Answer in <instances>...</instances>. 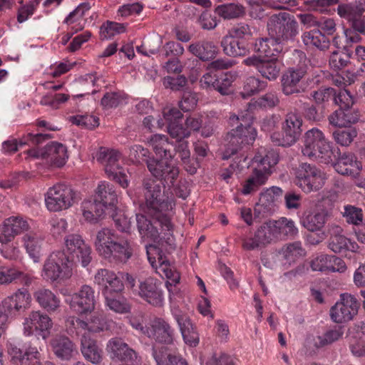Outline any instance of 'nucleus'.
Segmentation results:
<instances>
[{
    "instance_id": "1",
    "label": "nucleus",
    "mask_w": 365,
    "mask_h": 365,
    "mask_svg": "<svg viewBox=\"0 0 365 365\" xmlns=\"http://www.w3.org/2000/svg\"><path fill=\"white\" fill-rule=\"evenodd\" d=\"M108 212L116 228L124 233L118 235L113 230L105 227L96 234L95 246L98 253L113 263H125L133 255L132 242L128 232L130 229V220L120 213Z\"/></svg>"
},
{
    "instance_id": "2",
    "label": "nucleus",
    "mask_w": 365,
    "mask_h": 365,
    "mask_svg": "<svg viewBox=\"0 0 365 365\" xmlns=\"http://www.w3.org/2000/svg\"><path fill=\"white\" fill-rule=\"evenodd\" d=\"M142 191L145 198V212L158 222L163 230L170 232L172 224L165 212L174 206L173 199L165 195V188L153 178H145L143 181Z\"/></svg>"
},
{
    "instance_id": "3",
    "label": "nucleus",
    "mask_w": 365,
    "mask_h": 365,
    "mask_svg": "<svg viewBox=\"0 0 365 365\" xmlns=\"http://www.w3.org/2000/svg\"><path fill=\"white\" fill-rule=\"evenodd\" d=\"M230 120L239 124L226 135L227 144L222 157L224 160L236 154L244 146L252 144L257 136L256 129L249 122L242 123L244 117L240 119L238 116L233 115L230 118Z\"/></svg>"
},
{
    "instance_id": "4",
    "label": "nucleus",
    "mask_w": 365,
    "mask_h": 365,
    "mask_svg": "<svg viewBox=\"0 0 365 365\" xmlns=\"http://www.w3.org/2000/svg\"><path fill=\"white\" fill-rule=\"evenodd\" d=\"M268 35L278 44L294 41L299 34V24L294 16L287 12L272 14L267 21Z\"/></svg>"
},
{
    "instance_id": "5",
    "label": "nucleus",
    "mask_w": 365,
    "mask_h": 365,
    "mask_svg": "<svg viewBox=\"0 0 365 365\" xmlns=\"http://www.w3.org/2000/svg\"><path fill=\"white\" fill-rule=\"evenodd\" d=\"M123 279L125 280L128 287L133 294L138 295L148 303L153 306H161L163 302V294L160 289V283L156 279L148 277L138 280L135 284V279L128 273H121Z\"/></svg>"
},
{
    "instance_id": "6",
    "label": "nucleus",
    "mask_w": 365,
    "mask_h": 365,
    "mask_svg": "<svg viewBox=\"0 0 365 365\" xmlns=\"http://www.w3.org/2000/svg\"><path fill=\"white\" fill-rule=\"evenodd\" d=\"M303 143L302 152L304 155L321 158L324 163L327 159H330L331 155L337 153L336 150H332L334 146L327 140L323 132L317 128L304 133Z\"/></svg>"
},
{
    "instance_id": "7",
    "label": "nucleus",
    "mask_w": 365,
    "mask_h": 365,
    "mask_svg": "<svg viewBox=\"0 0 365 365\" xmlns=\"http://www.w3.org/2000/svg\"><path fill=\"white\" fill-rule=\"evenodd\" d=\"M295 184L304 192H317L322 189L326 181L325 174L316 166L302 163L295 169Z\"/></svg>"
},
{
    "instance_id": "8",
    "label": "nucleus",
    "mask_w": 365,
    "mask_h": 365,
    "mask_svg": "<svg viewBox=\"0 0 365 365\" xmlns=\"http://www.w3.org/2000/svg\"><path fill=\"white\" fill-rule=\"evenodd\" d=\"M76 200V192L71 187L63 184H58L50 187L45 195L46 206L52 212L66 210Z\"/></svg>"
},
{
    "instance_id": "9",
    "label": "nucleus",
    "mask_w": 365,
    "mask_h": 365,
    "mask_svg": "<svg viewBox=\"0 0 365 365\" xmlns=\"http://www.w3.org/2000/svg\"><path fill=\"white\" fill-rule=\"evenodd\" d=\"M175 148L173 149V144L168 141L167 136L164 135H154L150 140V143L156 154L160 158L172 160L175 153H178L182 160H187L190 158V152L188 149V143L182 140L176 142Z\"/></svg>"
},
{
    "instance_id": "10",
    "label": "nucleus",
    "mask_w": 365,
    "mask_h": 365,
    "mask_svg": "<svg viewBox=\"0 0 365 365\" xmlns=\"http://www.w3.org/2000/svg\"><path fill=\"white\" fill-rule=\"evenodd\" d=\"M66 259L64 251L52 252L45 261L42 272L43 278L55 282L58 279L71 276L72 269L67 264Z\"/></svg>"
},
{
    "instance_id": "11",
    "label": "nucleus",
    "mask_w": 365,
    "mask_h": 365,
    "mask_svg": "<svg viewBox=\"0 0 365 365\" xmlns=\"http://www.w3.org/2000/svg\"><path fill=\"white\" fill-rule=\"evenodd\" d=\"M359 303L350 294H341V299L330 309L331 319L336 323H344L351 320L358 313Z\"/></svg>"
},
{
    "instance_id": "12",
    "label": "nucleus",
    "mask_w": 365,
    "mask_h": 365,
    "mask_svg": "<svg viewBox=\"0 0 365 365\" xmlns=\"http://www.w3.org/2000/svg\"><path fill=\"white\" fill-rule=\"evenodd\" d=\"M243 63L247 66L254 67L263 78L269 81L278 78L282 68L281 63L274 56L267 58L252 55L244 59Z\"/></svg>"
},
{
    "instance_id": "13",
    "label": "nucleus",
    "mask_w": 365,
    "mask_h": 365,
    "mask_svg": "<svg viewBox=\"0 0 365 365\" xmlns=\"http://www.w3.org/2000/svg\"><path fill=\"white\" fill-rule=\"evenodd\" d=\"M168 160L161 158L150 160L148 163V170L157 179H159L164 187H174L175 182L179 175V170L174 165L170 163Z\"/></svg>"
},
{
    "instance_id": "14",
    "label": "nucleus",
    "mask_w": 365,
    "mask_h": 365,
    "mask_svg": "<svg viewBox=\"0 0 365 365\" xmlns=\"http://www.w3.org/2000/svg\"><path fill=\"white\" fill-rule=\"evenodd\" d=\"M41 348L29 346L25 350L17 346H11L9 349L10 361L12 365H54L51 361L41 362Z\"/></svg>"
},
{
    "instance_id": "15",
    "label": "nucleus",
    "mask_w": 365,
    "mask_h": 365,
    "mask_svg": "<svg viewBox=\"0 0 365 365\" xmlns=\"http://www.w3.org/2000/svg\"><path fill=\"white\" fill-rule=\"evenodd\" d=\"M307 74V68H289L282 76V91L285 96H291L305 92L306 88L299 86V82Z\"/></svg>"
},
{
    "instance_id": "16",
    "label": "nucleus",
    "mask_w": 365,
    "mask_h": 365,
    "mask_svg": "<svg viewBox=\"0 0 365 365\" xmlns=\"http://www.w3.org/2000/svg\"><path fill=\"white\" fill-rule=\"evenodd\" d=\"M31 297L26 292H19L5 298L0 304V312L7 319L19 314L26 309L30 304Z\"/></svg>"
},
{
    "instance_id": "17",
    "label": "nucleus",
    "mask_w": 365,
    "mask_h": 365,
    "mask_svg": "<svg viewBox=\"0 0 365 365\" xmlns=\"http://www.w3.org/2000/svg\"><path fill=\"white\" fill-rule=\"evenodd\" d=\"M96 299L93 288L88 285H83L81 289L71 297V307L78 314H86L93 311Z\"/></svg>"
},
{
    "instance_id": "18",
    "label": "nucleus",
    "mask_w": 365,
    "mask_h": 365,
    "mask_svg": "<svg viewBox=\"0 0 365 365\" xmlns=\"http://www.w3.org/2000/svg\"><path fill=\"white\" fill-rule=\"evenodd\" d=\"M332 150H336L337 153L331 155L330 159H327L325 163H333L337 173L349 175H354L359 170V163L352 153L341 154L338 147H334Z\"/></svg>"
},
{
    "instance_id": "19",
    "label": "nucleus",
    "mask_w": 365,
    "mask_h": 365,
    "mask_svg": "<svg viewBox=\"0 0 365 365\" xmlns=\"http://www.w3.org/2000/svg\"><path fill=\"white\" fill-rule=\"evenodd\" d=\"M143 334L156 342L168 345L173 343L175 336L170 325L161 318L153 320L150 326L143 331Z\"/></svg>"
},
{
    "instance_id": "20",
    "label": "nucleus",
    "mask_w": 365,
    "mask_h": 365,
    "mask_svg": "<svg viewBox=\"0 0 365 365\" xmlns=\"http://www.w3.org/2000/svg\"><path fill=\"white\" fill-rule=\"evenodd\" d=\"M110 358L116 361H132L137 358L136 352L121 339H110L106 346Z\"/></svg>"
},
{
    "instance_id": "21",
    "label": "nucleus",
    "mask_w": 365,
    "mask_h": 365,
    "mask_svg": "<svg viewBox=\"0 0 365 365\" xmlns=\"http://www.w3.org/2000/svg\"><path fill=\"white\" fill-rule=\"evenodd\" d=\"M303 120L299 113L290 111L284 117L282 124V130L287 138L294 145L299 138L302 133Z\"/></svg>"
},
{
    "instance_id": "22",
    "label": "nucleus",
    "mask_w": 365,
    "mask_h": 365,
    "mask_svg": "<svg viewBox=\"0 0 365 365\" xmlns=\"http://www.w3.org/2000/svg\"><path fill=\"white\" fill-rule=\"evenodd\" d=\"M68 158L67 148L62 143L51 142L42 148L41 158L57 167L65 165Z\"/></svg>"
},
{
    "instance_id": "23",
    "label": "nucleus",
    "mask_w": 365,
    "mask_h": 365,
    "mask_svg": "<svg viewBox=\"0 0 365 365\" xmlns=\"http://www.w3.org/2000/svg\"><path fill=\"white\" fill-rule=\"evenodd\" d=\"M188 51L200 61L206 62L213 60L219 53L217 46L212 41L201 40L189 45Z\"/></svg>"
},
{
    "instance_id": "24",
    "label": "nucleus",
    "mask_w": 365,
    "mask_h": 365,
    "mask_svg": "<svg viewBox=\"0 0 365 365\" xmlns=\"http://www.w3.org/2000/svg\"><path fill=\"white\" fill-rule=\"evenodd\" d=\"M52 322L50 317L40 312H32L25 319L24 323V331L26 336L33 334L34 330L46 331L52 327Z\"/></svg>"
},
{
    "instance_id": "25",
    "label": "nucleus",
    "mask_w": 365,
    "mask_h": 365,
    "mask_svg": "<svg viewBox=\"0 0 365 365\" xmlns=\"http://www.w3.org/2000/svg\"><path fill=\"white\" fill-rule=\"evenodd\" d=\"M175 319L179 326L185 344L196 346L199 343V334L196 331L189 317L181 312L175 313Z\"/></svg>"
},
{
    "instance_id": "26",
    "label": "nucleus",
    "mask_w": 365,
    "mask_h": 365,
    "mask_svg": "<svg viewBox=\"0 0 365 365\" xmlns=\"http://www.w3.org/2000/svg\"><path fill=\"white\" fill-rule=\"evenodd\" d=\"M152 354L157 365H188L180 354L168 352L166 346L153 345Z\"/></svg>"
},
{
    "instance_id": "27",
    "label": "nucleus",
    "mask_w": 365,
    "mask_h": 365,
    "mask_svg": "<svg viewBox=\"0 0 365 365\" xmlns=\"http://www.w3.org/2000/svg\"><path fill=\"white\" fill-rule=\"evenodd\" d=\"M96 200L105 205L108 212L115 211V205L118 202L117 195L113 185L102 182L98 185L95 195Z\"/></svg>"
},
{
    "instance_id": "28",
    "label": "nucleus",
    "mask_w": 365,
    "mask_h": 365,
    "mask_svg": "<svg viewBox=\"0 0 365 365\" xmlns=\"http://www.w3.org/2000/svg\"><path fill=\"white\" fill-rule=\"evenodd\" d=\"M220 45L223 52L228 56H244L249 53L245 41L227 35L222 38Z\"/></svg>"
},
{
    "instance_id": "29",
    "label": "nucleus",
    "mask_w": 365,
    "mask_h": 365,
    "mask_svg": "<svg viewBox=\"0 0 365 365\" xmlns=\"http://www.w3.org/2000/svg\"><path fill=\"white\" fill-rule=\"evenodd\" d=\"M329 216V212L324 207H317L316 210L302 220L303 226L309 231H320Z\"/></svg>"
},
{
    "instance_id": "30",
    "label": "nucleus",
    "mask_w": 365,
    "mask_h": 365,
    "mask_svg": "<svg viewBox=\"0 0 365 365\" xmlns=\"http://www.w3.org/2000/svg\"><path fill=\"white\" fill-rule=\"evenodd\" d=\"M359 115L358 112L351 108L341 109L334 111L329 117V123L339 128L349 127L351 124L358 121Z\"/></svg>"
},
{
    "instance_id": "31",
    "label": "nucleus",
    "mask_w": 365,
    "mask_h": 365,
    "mask_svg": "<svg viewBox=\"0 0 365 365\" xmlns=\"http://www.w3.org/2000/svg\"><path fill=\"white\" fill-rule=\"evenodd\" d=\"M81 350L84 358L92 364H97L102 361V350L91 335L81 338Z\"/></svg>"
},
{
    "instance_id": "32",
    "label": "nucleus",
    "mask_w": 365,
    "mask_h": 365,
    "mask_svg": "<svg viewBox=\"0 0 365 365\" xmlns=\"http://www.w3.org/2000/svg\"><path fill=\"white\" fill-rule=\"evenodd\" d=\"M120 158V153L115 150H106V148H101L97 154L96 159L98 162L103 165L105 172L108 177H110V173L118 170L120 166L118 160Z\"/></svg>"
},
{
    "instance_id": "33",
    "label": "nucleus",
    "mask_w": 365,
    "mask_h": 365,
    "mask_svg": "<svg viewBox=\"0 0 365 365\" xmlns=\"http://www.w3.org/2000/svg\"><path fill=\"white\" fill-rule=\"evenodd\" d=\"M34 297L40 307L48 312H54L60 307V299L48 289H38L34 293Z\"/></svg>"
},
{
    "instance_id": "34",
    "label": "nucleus",
    "mask_w": 365,
    "mask_h": 365,
    "mask_svg": "<svg viewBox=\"0 0 365 365\" xmlns=\"http://www.w3.org/2000/svg\"><path fill=\"white\" fill-rule=\"evenodd\" d=\"M301 38L304 44L308 48L315 47L321 51H325L330 45L329 40L319 29L304 31Z\"/></svg>"
},
{
    "instance_id": "35",
    "label": "nucleus",
    "mask_w": 365,
    "mask_h": 365,
    "mask_svg": "<svg viewBox=\"0 0 365 365\" xmlns=\"http://www.w3.org/2000/svg\"><path fill=\"white\" fill-rule=\"evenodd\" d=\"M83 215L91 222H97L103 214L108 213L107 208L94 197L93 200H85L82 203Z\"/></svg>"
},
{
    "instance_id": "36",
    "label": "nucleus",
    "mask_w": 365,
    "mask_h": 365,
    "mask_svg": "<svg viewBox=\"0 0 365 365\" xmlns=\"http://www.w3.org/2000/svg\"><path fill=\"white\" fill-rule=\"evenodd\" d=\"M51 345L54 354L58 358L68 360L71 358L74 345L66 336H56L51 341Z\"/></svg>"
},
{
    "instance_id": "37",
    "label": "nucleus",
    "mask_w": 365,
    "mask_h": 365,
    "mask_svg": "<svg viewBox=\"0 0 365 365\" xmlns=\"http://www.w3.org/2000/svg\"><path fill=\"white\" fill-rule=\"evenodd\" d=\"M278 45L276 39L272 36L260 37L255 39L252 44V50L255 53L258 54L257 56L269 58L275 56L272 52L273 51L277 53L281 51V49L277 48L272 49V47Z\"/></svg>"
},
{
    "instance_id": "38",
    "label": "nucleus",
    "mask_w": 365,
    "mask_h": 365,
    "mask_svg": "<svg viewBox=\"0 0 365 365\" xmlns=\"http://www.w3.org/2000/svg\"><path fill=\"white\" fill-rule=\"evenodd\" d=\"M43 239L41 234L34 232H29L23 237L24 246L35 262L39 259Z\"/></svg>"
},
{
    "instance_id": "39",
    "label": "nucleus",
    "mask_w": 365,
    "mask_h": 365,
    "mask_svg": "<svg viewBox=\"0 0 365 365\" xmlns=\"http://www.w3.org/2000/svg\"><path fill=\"white\" fill-rule=\"evenodd\" d=\"M138 232L142 239H149L155 242L159 239V232L156 226L141 214L136 215Z\"/></svg>"
},
{
    "instance_id": "40",
    "label": "nucleus",
    "mask_w": 365,
    "mask_h": 365,
    "mask_svg": "<svg viewBox=\"0 0 365 365\" xmlns=\"http://www.w3.org/2000/svg\"><path fill=\"white\" fill-rule=\"evenodd\" d=\"M276 233L277 240L284 237H294L298 233V229L293 220L286 217H281L277 220L271 222Z\"/></svg>"
},
{
    "instance_id": "41",
    "label": "nucleus",
    "mask_w": 365,
    "mask_h": 365,
    "mask_svg": "<svg viewBox=\"0 0 365 365\" xmlns=\"http://www.w3.org/2000/svg\"><path fill=\"white\" fill-rule=\"evenodd\" d=\"M267 180V175L262 171L260 168H256L253 170L252 174L244 183L241 192L243 195H249L255 192L258 188L264 185Z\"/></svg>"
},
{
    "instance_id": "42",
    "label": "nucleus",
    "mask_w": 365,
    "mask_h": 365,
    "mask_svg": "<svg viewBox=\"0 0 365 365\" xmlns=\"http://www.w3.org/2000/svg\"><path fill=\"white\" fill-rule=\"evenodd\" d=\"M358 247L356 242L341 235L331 236L329 242V248L335 253H341L347 250L354 252Z\"/></svg>"
},
{
    "instance_id": "43",
    "label": "nucleus",
    "mask_w": 365,
    "mask_h": 365,
    "mask_svg": "<svg viewBox=\"0 0 365 365\" xmlns=\"http://www.w3.org/2000/svg\"><path fill=\"white\" fill-rule=\"evenodd\" d=\"M66 256L67 264H68L71 269L78 263H81V264L85 267L91 262V249L86 245V246H83L78 251L73 252L70 255H66Z\"/></svg>"
},
{
    "instance_id": "44",
    "label": "nucleus",
    "mask_w": 365,
    "mask_h": 365,
    "mask_svg": "<svg viewBox=\"0 0 365 365\" xmlns=\"http://www.w3.org/2000/svg\"><path fill=\"white\" fill-rule=\"evenodd\" d=\"M364 11L362 4H342L337 7V14L349 22L363 14Z\"/></svg>"
},
{
    "instance_id": "45",
    "label": "nucleus",
    "mask_w": 365,
    "mask_h": 365,
    "mask_svg": "<svg viewBox=\"0 0 365 365\" xmlns=\"http://www.w3.org/2000/svg\"><path fill=\"white\" fill-rule=\"evenodd\" d=\"M266 86V82L260 81L259 78L254 76H250L246 79L244 83L243 91L241 92V95L245 98L264 90Z\"/></svg>"
},
{
    "instance_id": "46",
    "label": "nucleus",
    "mask_w": 365,
    "mask_h": 365,
    "mask_svg": "<svg viewBox=\"0 0 365 365\" xmlns=\"http://www.w3.org/2000/svg\"><path fill=\"white\" fill-rule=\"evenodd\" d=\"M216 11L220 16L227 19L238 18L245 13L244 7L235 4L220 5Z\"/></svg>"
},
{
    "instance_id": "47",
    "label": "nucleus",
    "mask_w": 365,
    "mask_h": 365,
    "mask_svg": "<svg viewBox=\"0 0 365 365\" xmlns=\"http://www.w3.org/2000/svg\"><path fill=\"white\" fill-rule=\"evenodd\" d=\"M356 130L349 126L345 128H338L333 132V138L336 143L342 146H348L356 136Z\"/></svg>"
},
{
    "instance_id": "48",
    "label": "nucleus",
    "mask_w": 365,
    "mask_h": 365,
    "mask_svg": "<svg viewBox=\"0 0 365 365\" xmlns=\"http://www.w3.org/2000/svg\"><path fill=\"white\" fill-rule=\"evenodd\" d=\"M129 158L136 164L145 163L148 168L149 161L155 160L154 158H150L149 150L140 145H135L130 148Z\"/></svg>"
},
{
    "instance_id": "49",
    "label": "nucleus",
    "mask_w": 365,
    "mask_h": 365,
    "mask_svg": "<svg viewBox=\"0 0 365 365\" xmlns=\"http://www.w3.org/2000/svg\"><path fill=\"white\" fill-rule=\"evenodd\" d=\"M344 335V328L342 327H336L334 329H329L323 336L317 337L316 345L322 347L334 343L342 338Z\"/></svg>"
},
{
    "instance_id": "50",
    "label": "nucleus",
    "mask_w": 365,
    "mask_h": 365,
    "mask_svg": "<svg viewBox=\"0 0 365 365\" xmlns=\"http://www.w3.org/2000/svg\"><path fill=\"white\" fill-rule=\"evenodd\" d=\"M86 322H84L77 317H70L66 321V327L68 333L70 335L88 336L86 332Z\"/></svg>"
},
{
    "instance_id": "51",
    "label": "nucleus",
    "mask_w": 365,
    "mask_h": 365,
    "mask_svg": "<svg viewBox=\"0 0 365 365\" xmlns=\"http://www.w3.org/2000/svg\"><path fill=\"white\" fill-rule=\"evenodd\" d=\"M214 90L219 92L222 96H230L232 94V84L233 76L228 73H220Z\"/></svg>"
},
{
    "instance_id": "52",
    "label": "nucleus",
    "mask_w": 365,
    "mask_h": 365,
    "mask_svg": "<svg viewBox=\"0 0 365 365\" xmlns=\"http://www.w3.org/2000/svg\"><path fill=\"white\" fill-rule=\"evenodd\" d=\"M341 215L346 219V222L349 224L359 225L363 221L362 210L354 205H345L344 210L341 211Z\"/></svg>"
},
{
    "instance_id": "53",
    "label": "nucleus",
    "mask_w": 365,
    "mask_h": 365,
    "mask_svg": "<svg viewBox=\"0 0 365 365\" xmlns=\"http://www.w3.org/2000/svg\"><path fill=\"white\" fill-rule=\"evenodd\" d=\"M105 297L106 305L110 309L118 313H127L130 311V305L123 297H118L115 298L113 294L103 295Z\"/></svg>"
},
{
    "instance_id": "54",
    "label": "nucleus",
    "mask_w": 365,
    "mask_h": 365,
    "mask_svg": "<svg viewBox=\"0 0 365 365\" xmlns=\"http://www.w3.org/2000/svg\"><path fill=\"white\" fill-rule=\"evenodd\" d=\"M280 252L288 260H294L295 258L305 255V250L302 247L299 241L289 243L284 245Z\"/></svg>"
},
{
    "instance_id": "55",
    "label": "nucleus",
    "mask_w": 365,
    "mask_h": 365,
    "mask_svg": "<svg viewBox=\"0 0 365 365\" xmlns=\"http://www.w3.org/2000/svg\"><path fill=\"white\" fill-rule=\"evenodd\" d=\"M125 31L123 24L107 21L101 26L100 38L101 40L108 39Z\"/></svg>"
},
{
    "instance_id": "56",
    "label": "nucleus",
    "mask_w": 365,
    "mask_h": 365,
    "mask_svg": "<svg viewBox=\"0 0 365 365\" xmlns=\"http://www.w3.org/2000/svg\"><path fill=\"white\" fill-rule=\"evenodd\" d=\"M271 222L264 223L256 231L258 240L262 242L263 246L277 240L274 227H272V225H270Z\"/></svg>"
},
{
    "instance_id": "57",
    "label": "nucleus",
    "mask_w": 365,
    "mask_h": 365,
    "mask_svg": "<svg viewBox=\"0 0 365 365\" xmlns=\"http://www.w3.org/2000/svg\"><path fill=\"white\" fill-rule=\"evenodd\" d=\"M336 94V90L331 87H321L311 93L310 96L316 105L320 106L333 98Z\"/></svg>"
},
{
    "instance_id": "58",
    "label": "nucleus",
    "mask_w": 365,
    "mask_h": 365,
    "mask_svg": "<svg viewBox=\"0 0 365 365\" xmlns=\"http://www.w3.org/2000/svg\"><path fill=\"white\" fill-rule=\"evenodd\" d=\"M350 56L347 53L333 51L329 58V66L334 71L341 70L350 63Z\"/></svg>"
},
{
    "instance_id": "59",
    "label": "nucleus",
    "mask_w": 365,
    "mask_h": 365,
    "mask_svg": "<svg viewBox=\"0 0 365 365\" xmlns=\"http://www.w3.org/2000/svg\"><path fill=\"white\" fill-rule=\"evenodd\" d=\"M279 99L276 92H269L258 98L255 102V106L260 108H271L277 106Z\"/></svg>"
},
{
    "instance_id": "60",
    "label": "nucleus",
    "mask_w": 365,
    "mask_h": 365,
    "mask_svg": "<svg viewBox=\"0 0 365 365\" xmlns=\"http://www.w3.org/2000/svg\"><path fill=\"white\" fill-rule=\"evenodd\" d=\"M162 41L158 37L147 39L140 46L137 48L138 52L149 56L156 53L160 47Z\"/></svg>"
},
{
    "instance_id": "61",
    "label": "nucleus",
    "mask_w": 365,
    "mask_h": 365,
    "mask_svg": "<svg viewBox=\"0 0 365 365\" xmlns=\"http://www.w3.org/2000/svg\"><path fill=\"white\" fill-rule=\"evenodd\" d=\"M65 244L66 250L63 251L66 253V255H70L80 250L83 246L86 245L82 237L76 234L68 235L65 239Z\"/></svg>"
},
{
    "instance_id": "62",
    "label": "nucleus",
    "mask_w": 365,
    "mask_h": 365,
    "mask_svg": "<svg viewBox=\"0 0 365 365\" xmlns=\"http://www.w3.org/2000/svg\"><path fill=\"white\" fill-rule=\"evenodd\" d=\"M279 161V155L274 150L268 151L266 155L260 160V163L257 168L262 169V171L267 175H270V168L277 164Z\"/></svg>"
},
{
    "instance_id": "63",
    "label": "nucleus",
    "mask_w": 365,
    "mask_h": 365,
    "mask_svg": "<svg viewBox=\"0 0 365 365\" xmlns=\"http://www.w3.org/2000/svg\"><path fill=\"white\" fill-rule=\"evenodd\" d=\"M168 131L170 135L176 140V142L182 140L190 135V130L178 122L169 123L168 125Z\"/></svg>"
},
{
    "instance_id": "64",
    "label": "nucleus",
    "mask_w": 365,
    "mask_h": 365,
    "mask_svg": "<svg viewBox=\"0 0 365 365\" xmlns=\"http://www.w3.org/2000/svg\"><path fill=\"white\" fill-rule=\"evenodd\" d=\"M70 121L87 129H93L99 125L98 118L92 115L71 116L70 117Z\"/></svg>"
}]
</instances>
